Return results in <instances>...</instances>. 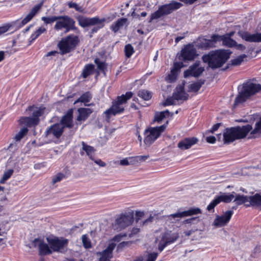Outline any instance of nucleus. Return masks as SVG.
<instances>
[{"label":"nucleus","mask_w":261,"mask_h":261,"mask_svg":"<svg viewBox=\"0 0 261 261\" xmlns=\"http://www.w3.org/2000/svg\"><path fill=\"white\" fill-rule=\"evenodd\" d=\"M133 96L132 92H127L125 94L118 96L116 99L112 102V106L105 112L106 119L109 121L111 117L122 113L124 110L123 105Z\"/></svg>","instance_id":"nucleus-4"},{"label":"nucleus","mask_w":261,"mask_h":261,"mask_svg":"<svg viewBox=\"0 0 261 261\" xmlns=\"http://www.w3.org/2000/svg\"><path fill=\"white\" fill-rule=\"evenodd\" d=\"M41 6L42 4H38L33 7L31 12L21 21L22 25H24L29 22L40 9Z\"/></svg>","instance_id":"nucleus-28"},{"label":"nucleus","mask_w":261,"mask_h":261,"mask_svg":"<svg viewBox=\"0 0 261 261\" xmlns=\"http://www.w3.org/2000/svg\"><path fill=\"white\" fill-rule=\"evenodd\" d=\"M155 216H156V215H154L153 216L150 215L148 218L146 219V220L142 222V225L143 226H144L147 225L151 223L154 220V217Z\"/></svg>","instance_id":"nucleus-51"},{"label":"nucleus","mask_w":261,"mask_h":261,"mask_svg":"<svg viewBox=\"0 0 261 261\" xmlns=\"http://www.w3.org/2000/svg\"><path fill=\"white\" fill-rule=\"evenodd\" d=\"M175 100H176L174 98H173V95L172 97L168 98L165 102L164 103V105L166 106H170L175 105Z\"/></svg>","instance_id":"nucleus-50"},{"label":"nucleus","mask_w":261,"mask_h":261,"mask_svg":"<svg viewBox=\"0 0 261 261\" xmlns=\"http://www.w3.org/2000/svg\"><path fill=\"white\" fill-rule=\"evenodd\" d=\"M82 240L83 246L86 248H90L91 247V242L89 238L86 235H83L82 237Z\"/></svg>","instance_id":"nucleus-46"},{"label":"nucleus","mask_w":261,"mask_h":261,"mask_svg":"<svg viewBox=\"0 0 261 261\" xmlns=\"http://www.w3.org/2000/svg\"><path fill=\"white\" fill-rule=\"evenodd\" d=\"M116 246V244L114 242L110 243L104 250L97 253V255L99 256V261H110L113 257V251Z\"/></svg>","instance_id":"nucleus-20"},{"label":"nucleus","mask_w":261,"mask_h":261,"mask_svg":"<svg viewBox=\"0 0 261 261\" xmlns=\"http://www.w3.org/2000/svg\"><path fill=\"white\" fill-rule=\"evenodd\" d=\"M168 123V121H167L165 124L160 126L149 127L146 129L144 133V143L147 146H150L159 137L161 133L165 130Z\"/></svg>","instance_id":"nucleus-9"},{"label":"nucleus","mask_w":261,"mask_h":261,"mask_svg":"<svg viewBox=\"0 0 261 261\" xmlns=\"http://www.w3.org/2000/svg\"><path fill=\"white\" fill-rule=\"evenodd\" d=\"M126 236V235L125 234H117V235H116V236H115L114 237L113 241L117 242H120L122 240V238L125 237Z\"/></svg>","instance_id":"nucleus-57"},{"label":"nucleus","mask_w":261,"mask_h":261,"mask_svg":"<svg viewBox=\"0 0 261 261\" xmlns=\"http://www.w3.org/2000/svg\"><path fill=\"white\" fill-rule=\"evenodd\" d=\"M157 3V0H142V4L148 8Z\"/></svg>","instance_id":"nucleus-49"},{"label":"nucleus","mask_w":261,"mask_h":261,"mask_svg":"<svg viewBox=\"0 0 261 261\" xmlns=\"http://www.w3.org/2000/svg\"><path fill=\"white\" fill-rule=\"evenodd\" d=\"M28 129L27 127H23L20 129L19 132L15 136L14 139L16 141H20L24 136L28 133Z\"/></svg>","instance_id":"nucleus-39"},{"label":"nucleus","mask_w":261,"mask_h":261,"mask_svg":"<svg viewBox=\"0 0 261 261\" xmlns=\"http://www.w3.org/2000/svg\"><path fill=\"white\" fill-rule=\"evenodd\" d=\"M46 29L44 27H40L35 33L36 34V36L39 37L42 33L45 32L46 31Z\"/></svg>","instance_id":"nucleus-58"},{"label":"nucleus","mask_w":261,"mask_h":261,"mask_svg":"<svg viewBox=\"0 0 261 261\" xmlns=\"http://www.w3.org/2000/svg\"><path fill=\"white\" fill-rule=\"evenodd\" d=\"M238 96L236 97L233 107L246 101L251 96L261 91V85L259 84L247 82L243 84Z\"/></svg>","instance_id":"nucleus-3"},{"label":"nucleus","mask_w":261,"mask_h":261,"mask_svg":"<svg viewBox=\"0 0 261 261\" xmlns=\"http://www.w3.org/2000/svg\"><path fill=\"white\" fill-rule=\"evenodd\" d=\"M101 26H98V27H94L91 31V34H93L96 32H97V31L100 29V28H101L103 27V25L102 24V23L101 24Z\"/></svg>","instance_id":"nucleus-64"},{"label":"nucleus","mask_w":261,"mask_h":261,"mask_svg":"<svg viewBox=\"0 0 261 261\" xmlns=\"http://www.w3.org/2000/svg\"><path fill=\"white\" fill-rule=\"evenodd\" d=\"M126 18H120L111 27V30L115 33L117 32L120 28L122 27L127 22Z\"/></svg>","instance_id":"nucleus-32"},{"label":"nucleus","mask_w":261,"mask_h":261,"mask_svg":"<svg viewBox=\"0 0 261 261\" xmlns=\"http://www.w3.org/2000/svg\"><path fill=\"white\" fill-rule=\"evenodd\" d=\"M128 244H129L128 242H122L118 245L117 248L118 249H122L123 248H124L125 246H126Z\"/></svg>","instance_id":"nucleus-63"},{"label":"nucleus","mask_w":261,"mask_h":261,"mask_svg":"<svg viewBox=\"0 0 261 261\" xmlns=\"http://www.w3.org/2000/svg\"><path fill=\"white\" fill-rule=\"evenodd\" d=\"M94 162L100 167H105L106 165V164L100 159L94 160Z\"/></svg>","instance_id":"nucleus-62"},{"label":"nucleus","mask_w":261,"mask_h":261,"mask_svg":"<svg viewBox=\"0 0 261 261\" xmlns=\"http://www.w3.org/2000/svg\"><path fill=\"white\" fill-rule=\"evenodd\" d=\"M56 23L54 26V29L59 31L63 29H65V33L69 32L70 30H76L75 27V21L70 17L67 15L58 16Z\"/></svg>","instance_id":"nucleus-10"},{"label":"nucleus","mask_w":261,"mask_h":261,"mask_svg":"<svg viewBox=\"0 0 261 261\" xmlns=\"http://www.w3.org/2000/svg\"><path fill=\"white\" fill-rule=\"evenodd\" d=\"M246 206H254L261 209V195L259 194H255L253 196H250V203L246 204Z\"/></svg>","instance_id":"nucleus-29"},{"label":"nucleus","mask_w":261,"mask_h":261,"mask_svg":"<svg viewBox=\"0 0 261 261\" xmlns=\"http://www.w3.org/2000/svg\"><path fill=\"white\" fill-rule=\"evenodd\" d=\"M60 124H62L64 127H66L69 128L73 126L72 110L68 111L66 114L62 117Z\"/></svg>","instance_id":"nucleus-26"},{"label":"nucleus","mask_w":261,"mask_h":261,"mask_svg":"<svg viewBox=\"0 0 261 261\" xmlns=\"http://www.w3.org/2000/svg\"><path fill=\"white\" fill-rule=\"evenodd\" d=\"M173 113H170L168 110H166L155 114L154 120L160 122L163 119L167 117H172Z\"/></svg>","instance_id":"nucleus-33"},{"label":"nucleus","mask_w":261,"mask_h":261,"mask_svg":"<svg viewBox=\"0 0 261 261\" xmlns=\"http://www.w3.org/2000/svg\"><path fill=\"white\" fill-rule=\"evenodd\" d=\"M197 56L196 48L192 44L186 45L181 50V57L184 61H192Z\"/></svg>","instance_id":"nucleus-18"},{"label":"nucleus","mask_w":261,"mask_h":261,"mask_svg":"<svg viewBox=\"0 0 261 261\" xmlns=\"http://www.w3.org/2000/svg\"><path fill=\"white\" fill-rule=\"evenodd\" d=\"M58 19V16H56L42 17V20L46 24L51 23L55 21H57Z\"/></svg>","instance_id":"nucleus-47"},{"label":"nucleus","mask_w":261,"mask_h":261,"mask_svg":"<svg viewBox=\"0 0 261 261\" xmlns=\"http://www.w3.org/2000/svg\"><path fill=\"white\" fill-rule=\"evenodd\" d=\"M132 161H129L127 158L120 160V164L122 166H128L132 164Z\"/></svg>","instance_id":"nucleus-56"},{"label":"nucleus","mask_w":261,"mask_h":261,"mask_svg":"<svg viewBox=\"0 0 261 261\" xmlns=\"http://www.w3.org/2000/svg\"><path fill=\"white\" fill-rule=\"evenodd\" d=\"M68 6L70 8H74L76 11L78 12L81 13L84 12V9L82 8V7L80 6L75 3L70 2L68 3Z\"/></svg>","instance_id":"nucleus-44"},{"label":"nucleus","mask_w":261,"mask_h":261,"mask_svg":"<svg viewBox=\"0 0 261 261\" xmlns=\"http://www.w3.org/2000/svg\"><path fill=\"white\" fill-rule=\"evenodd\" d=\"M206 140L208 143L213 144L216 142V139L214 136H209L206 137Z\"/></svg>","instance_id":"nucleus-60"},{"label":"nucleus","mask_w":261,"mask_h":261,"mask_svg":"<svg viewBox=\"0 0 261 261\" xmlns=\"http://www.w3.org/2000/svg\"><path fill=\"white\" fill-rule=\"evenodd\" d=\"M77 20L80 26L83 28H85L90 25L101 24L106 21V19H100L98 17L92 18L81 17L78 18Z\"/></svg>","instance_id":"nucleus-19"},{"label":"nucleus","mask_w":261,"mask_h":261,"mask_svg":"<svg viewBox=\"0 0 261 261\" xmlns=\"http://www.w3.org/2000/svg\"><path fill=\"white\" fill-rule=\"evenodd\" d=\"M216 34H214L211 36L210 39L199 38L197 41L196 46L198 48L207 50L216 47Z\"/></svg>","instance_id":"nucleus-15"},{"label":"nucleus","mask_w":261,"mask_h":261,"mask_svg":"<svg viewBox=\"0 0 261 261\" xmlns=\"http://www.w3.org/2000/svg\"><path fill=\"white\" fill-rule=\"evenodd\" d=\"M182 4L179 2L172 1L169 4H166L160 6L156 11L150 15L148 22L151 23L154 20L159 19L164 16L171 14L174 11L179 9Z\"/></svg>","instance_id":"nucleus-6"},{"label":"nucleus","mask_w":261,"mask_h":261,"mask_svg":"<svg viewBox=\"0 0 261 261\" xmlns=\"http://www.w3.org/2000/svg\"><path fill=\"white\" fill-rule=\"evenodd\" d=\"M44 109V108H40L33 113L32 117H21L19 119L20 124L29 127L37 125L39 122V117L43 114Z\"/></svg>","instance_id":"nucleus-12"},{"label":"nucleus","mask_w":261,"mask_h":261,"mask_svg":"<svg viewBox=\"0 0 261 261\" xmlns=\"http://www.w3.org/2000/svg\"><path fill=\"white\" fill-rule=\"evenodd\" d=\"M197 219L196 217H193L191 218L187 219L182 221V223L184 224H192L193 223V221H195Z\"/></svg>","instance_id":"nucleus-59"},{"label":"nucleus","mask_w":261,"mask_h":261,"mask_svg":"<svg viewBox=\"0 0 261 261\" xmlns=\"http://www.w3.org/2000/svg\"><path fill=\"white\" fill-rule=\"evenodd\" d=\"M176 78V70L175 69H172L171 70L170 73L166 77V80L170 83L174 82Z\"/></svg>","instance_id":"nucleus-43"},{"label":"nucleus","mask_w":261,"mask_h":261,"mask_svg":"<svg viewBox=\"0 0 261 261\" xmlns=\"http://www.w3.org/2000/svg\"><path fill=\"white\" fill-rule=\"evenodd\" d=\"M95 63L97 65V68L101 70L104 71L106 68V64L105 62L101 61L99 59L96 58L94 60Z\"/></svg>","instance_id":"nucleus-45"},{"label":"nucleus","mask_w":261,"mask_h":261,"mask_svg":"<svg viewBox=\"0 0 261 261\" xmlns=\"http://www.w3.org/2000/svg\"><path fill=\"white\" fill-rule=\"evenodd\" d=\"M232 211H227L221 216L217 215L214 220L213 225L216 227H221L227 225L229 222L232 215Z\"/></svg>","instance_id":"nucleus-17"},{"label":"nucleus","mask_w":261,"mask_h":261,"mask_svg":"<svg viewBox=\"0 0 261 261\" xmlns=\"http://www.w3.org/2000/svg\"><path fill=\"white\" fill-rule=\"evenodd\" d=\"M43 242V241L41 240L36 238L32 242V246L34 247H38L39 248L40 247V244H41Z\"/></svg>","instance_id":"nucleus-53"},{"label":"nucleus","mask_w":261,"mask_h":261,"mask_svg":"<svg viewBox=\"0 0 261 261\" xmlns=\"http://www.w3.org/2000/svg\"><path fill=\"white\" fill-rule=\"evenodd\" d=\"M238 34L242 38L248 42H260L261 34H251L247 32H239Z\"/></svg>","instance_id":"nucleus-23"},{"label":"nucleus","mask_w":261,"mask_h":261,"mask_svg":"<svg viewBox=\"0 0 261 261\" xmlns=\"http://www.w3.org/2000/svg\"><path fill=\"white\" fill-rule=\"evenodd\" d=\"M230 54L228 50H217L203 55L202 59L203 62L208 63L210 68L216 69L221 67L227 61Z\"/></svg>","instance_id":"nucleus-2"},{"label":"nucleus","mask_w":261,"mask_h":261,"mask_svg":"<svg viewBox=\"0 0 261 261\" xmlns=\"http://www.w3.org/2000/svg\"><path fill=\"white\" fill-rule=\"evenodd\" d=\"M94 68V66L93 64H88L86 65L82 71V76L84 78L87 77L89 75H91Z\"/></svg>","instance_id":"nucleus-36"},{"label":"nucleus","mask_w":261,"mask_h":261,"mask_svg":"<svg viewBox=\"0 0 261 261\" xmlns=\"http://www.w3.org/2000/svg\"><path fill=\"white\" fill-rule=\"evenodd\" d=\"M134 220V212L130 210L121 214L112 224L115 230L120 231L132 224Z\"/></svg>","instance_id":"nucleus-7"},{"label":"nucleus","mask_w":261,"mask_h":261,"mask_svg":"<svg viewBox=\"0 0 261 261\" xmlns=\"http://www.w3.org/2000/svg\"><path fill=\"white\" fill-rule=\"evenodd\" d=\"M138 96L145 100H148L150 99L152 97L151 92L145 90H142L139 91L138 93Z\"/></svg>","instance_id":"nucleus-38"},{"label":"nucleus","mask_w":261,"mask_h":261,"mask_svg":"<svg viewBox=\"0 0 261 261\" xmlns=\"http://www.w3.org/2000/svg\"><path fill=\"white\" fill-rule=\"evenodd\" d=\"M234 202L236 203L237 205H241L244 203L248 204L250 203V196H245L243 195H237L236 197L234 196Z\"/></svg>","instance_id":"nucleus-31"},{"label":"nucleus","mask_w":261,"mask_h":261,"mask_svg":"<svg viewBox=\"0 0 261 261\" xmlns=\"http://www.w3.org/2000/svg\"><path fill=\"white\" fill-rule=\"evenodd\" d=\"M221 124L220 123H218L214 125L211 129L210 130V132L213 133L214 132L216 131L219 128Z\"/></svg>","instance_id":"nucleus-61"},{"label":"nucleus","mask_w":261,"mask_h":261,"mask_svg":"<svg viewBox=\"0 0 261 261\" xmlns=\"http://www.w3.org/2000/svg\"><path fill=\"white\" fill-rule=\"evenodd\" d=\"M233 192L231 194L223 193L222 194L218 196L215 198L207 206L206 210L208 212H214V208L221 202L225 203L230 202L234 198V195Z\"/></svg>","instance_id":"nucleus-14"},{"label":"nucleus","mask_w":261,"mask_h":261,"mask_svg":"<svg viewBox=\"0 0 261 261\" xmlns=\"http://www.w3.org/2000/svg\"><path fill=\"white\" fill-rule=\"evenodd\" d=\"M158 255V254L157 253L153 252L149 253L146 261H155L157 258Z\"/></svg>","instance_id":"nucleus-52"},{"label":"nucleus","mask_w":261,"mask_h":261,"mask_svg":"<svg viewBox=\"0 0 261 261\" xmlns=\"http://www.w3.org/2000/svg\"><path fill=\"white\" fill-rule=\"evenodd\" d=\"M250 124L242 126L231 127L226 128L223 134L217 136L218 140L223 141L224 144H229L236 140L244 138L250 132V138H256L261 135V116L259 120L257 122L253 129Z\"/></svg>","instance_id":"nucleus-1"},{"label":"nucleus","mask_w":261,"mask_h":261,"mask_svg":"<svg viewBox=\"0 0 261 261\" xmlns=\"http://www.w3.org/2000/svg\"><path fill=\"white\" fill-rule=\"evenodd\" d=\"M216 42H222V44L224 46L231 47L237 45V42L235 40H233L231 38L229 37V36H226L225 35H219L216 34Z\"/></svg>","instance_id":"nucleus-24"},{"label":"nucleus","mask_w":261,"mask_h":261,"mask_svg":"<svg viewBox=\"0 0 261 261\" xmlns=\"http://www.w3.org/2000/svg\"><path fill=\"white\" fill-rule=\"evenodd\" d=\"M64 126L60 123L52 125L46 131V136L53 135L56 138H59L64 132Z\"/></svg>","instance_id":"nucleus-22"},{"label":"nucleus","mask_w":261,"mask_h":261,"mask_svg":"<svg viewBox=\"0 0 261 261\" xmlns=\"http://www.w3.org/2000/svg\"><path fill=\"white\" fill-rule=\"evenodd\" d=\"M200 62L197 61L188 69L184 72L185 77L192 76L195 77L200 76L204 71V67L200 66Z\"/></svg>","instance_id":"nucleus-16"},{"label":"nucleus","mask_w":261,"mask_h":261,"mask_svg":"<svg viewBox=\"0 0 261 261\" xmlns=\"http://www.w3.org/2000/svg\"><path fill=\"white\" fill-rule=\"evenodd\" d=\"M149 157V155H145L137 156L135 158L138 162H143L146 161Z\"/></svg>","instance_id":"nucleus-55"},{"label":"nucleus","mask_w":261,"mask_h":261,"mask_svg":"<svg viewBox=\"0 0 261 261\" xmlns=\"http://www.w3.org/2000/svg\"><path fill=\"white\" fill-rule=\"evenodd\" d=\"M47 241L54 252H63L68 243V240L63 237L47 238Z\"/></svg>","instance_id":"nucleus-11"},{"label":"nucleus","mask_w":261,"mask_h":261,"mask_svg":"<svg viewBox=\"0 0 261 261\" xmlns=\"http://www.w3.org/2000/svg\"><path fill=\"white\" fill-rule=\"evenodd\" d=\"M204 83V80H200L196 83L191 84L190 86V91L195 92H198Z\"/></svg>","instance_id":"nucleus-37"},{"label":"nucleus","mask_w":261,"mask_h":261,"mask_svg":"<svg viewBox=\"0 0 261 261\" xmlns=\"http://www.w3.org/2000/svg\"><path fill=\"white\" fill-rule=\"evenodd\" d=\"M247 57V56L245 54L242 55L237 58L232 60L231 61V64L234 66H238L240 65L242 62L244 61V59Z\"/></svg>","instance_id":"nucleus-40"},{"label":"nucleus","mask_w":261,"mask_h":261,"mask_svg":"<svg viewBox=\"0 0 261 261\" xmlns=\"http://www.w3.org/2000/svg\"><path fill=\"white\" fill-rule=\"evenodd\" d=\"M201 213V210L198 207H191L188 210L180 212L178 211L174 214L164 216L165 224L170 226L173 224L178 223L180 219Z\"/></svg>","instance_id":"nucleus-5"},{"label":"nucleus","mask_w":261,"mask_h":261,"mask_svg":"<svg viewBox=\"0 0 261 261\" xmlns=\"http://www.w3.org/2000/svg\"><path fill=\"white\" fill-rule=\"evenodd\" d=\"M13 172L14 171L12 169H9L7 171L5 172L2 178L0 180V183H5V182L11 176L13 173Z\"/></svg>","instance_id":"nucleus-41"},{"label":"nucleus","mask_w":261,"mask_h":261,"mask_svg":"<svg viewBox=\"0 0 261 261\" xmlns=\"http://www.w3.org/2000/svg\"><path fill=\"white\" fill-rule=\"evenodd\" d=\"M198 142V139L196 137L186 138L179 141L177 147L182 150H187L197 143Z\"/></svg>","instance_id":"nucleus-21"},{"label":"nucleus","mask_w":261,"mask_h":261,"mask_svg":"<svg viewBox=\"0 0 261 261\" xmlns=\"http://www.w3.org/2000/svg\"><path fill=\"white\" fill-rule=\"evenodd\" d=\"M124 51L125 56L127 58H130L134 53V49L130 44H128L125 46Z\"/></svg>","instance_id":"nucleus-42"},{"label":"nucleus","mask_w":261,"mask_h":261,"mask_svg":"<svg viewBox=\"0 0 261 261\" xmlns=\"http://www.w3.org/2000/svg\"><path fill=\"white\" fill-rule=\"evenodd\" d=\"M79 116L77 120L79 121H85L93 112V110L89 108H81L78 109Z\"/></svg>","instance_id":"nucleus-27"},{"label":"nucleus","mask_w":261,"mask_h":261,"mask_svg":"<svg viewBox=\"0 0 261 261\" xmlns=\"http://www.w3.org/2000/svg\"><path fill=\"white\" fill-rule=\"evenodd\" d=\"M135 215L136 217V221H138L144 216V213L142 211H136L135 212Z\"/></svg>","instance_id":"nucleus-54"},{"label":"nucleus","mask_w":261,"mask_h":261,"mask_svg":"<svg viewBox=\"0 0 261 261\" xmlns=\"http://www.w3.org/2000/svg\"><path fill=\"white\" fill-rule=\"evenodd\" d=\"M92 99V94L89 92H86L84 93L83 94H82L80 98H79L75 102H74V104L81 102L84 103H86L87 102H89ZM85 106H91L93 105V104H85Z\"/></svg>","instance_id":"nucleus-30"},{"label":"nucleus","mask_w":261,"mask_h":261,"mask_svg":"<svg viewBox=\"0 0 261 261\" xmlns=\"http://www.w3.org/2000/svg\"><path fill=\"white\" fill-rule=\"evenodd\" d=\"M65 177V175L62 173H58L57 175L53 176L52 178V184L53 185L60 181L63 178Z\"/></svg>","instance_id":"nucleus-48"},{"label":"nucleus","mask_w":261,"mask_h":261,"mask_svg":"<svg viewBox=\"0 0 261 261\" xmlns=\"http://www.w3.org/2000/svg\"><path fill=\"white\" fill-rule=\"evenodd\" d=\"M173 98L177 100H187L188 99L189 95L184 90V85H179L176 87V90L173 94Z\"/></svg>","instance_id":"nucleus-25"},{"label":"nucleus","mask_w":261,"mask_h":261,"mask_svg":"<svg viewBox=\"0 0 261 261\" xmlns=\"http://www.w3.org/2000/svg\"><path fill=\"white\" fill-rule=\"evenodd\" d=\"M39 251L40 255H45L50 254L52 253V249L49 247L48 245L45 243L43 241L40 244Z\"/></svg>","instance_id":"nucleus-35"},{"label":"nucleus","mask_w":261,"mask_h":261,"mask_svg":"<svg viewBox=\"0 0 261 261\" xmlns=\"http://www.w3.org/2000/svg\"><path fill=\"white\" fill-rule=\"evenodd\" d=\"M80 42V39L77 36L69 35L62 39L58 44L60 54L64 55L74 50Z\"/></svg>","instance_id":"nucleus-8"},{"label":"nucleus","mask_w":261,"mask_h":261,"mask_svg":"<svg viewBox=\"0 0 261 261\" xmlns=\"http://www.w3.org/2000/svg\"><path fill=\"white\" fill-rule=\"evenodd\" d=\"M179 237L178 232H172L171 231L167 230L162 235L161 241L159 244V250L162 251L165 247L174 243Z\"/></svg>","instance_id":"nucleus-13"},{"label":"nucleus","mask_w":261,"mask_h":261,"mask_svg":"<svg viewBox=\"0 0 261 261\" xmlns=\"http://www.w3.org/2000/svg\"><path fill=\"white\" fill-rule=\"evenodd\" d=\"M82 150L86 152V154L89 156L90 159L94 160L93 154L95 151L93 147L87 145L84 142H82Z\"/></svg>","instance_id":"nucleus-34"}]
</instances>
